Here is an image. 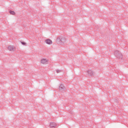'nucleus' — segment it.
Returning <instances> with one entry per match:
<instances>
[{"instance_id":"3","label":"nucleus","mask_w":128,"mask_h":128,"mask_svg":"<svg viewBox=\"0 0 128 128\" xmlns=\"http://www.w3.org/2000/svg\"><path fill=\"white\" fill-rule=\"evenodd\" d=\"M8 50H10V52H16V46H8Z\"/></svg>"},{"instance_id":"4","label":"nucleus","mask_w":128,"mask_h":128,"mask_svg":"<svg viewBox=\"0 0 128 128\" xmlns=\"http://www.w3.org/2000/svg\"><path fill=\"white\" fill-rule=\"evenodd\" d=\"M40 62L42 64H48V60L46 58H42Z\"/></svg>"},{"instance_id":"6","label":"nucleus","mask_w":128,"mask_h":128,"mask_svg":"<svg viewBox=\"0 0 128 128\" xmlns=\"http://www.w3.org/2000/svg\"><path fill=\"white\" fill-rule=\"evenodd\" d=\"M45 42L47 44H52V41L50 39L46 40Z\"/></svg>"},{"instance_id":"5","label":"nucleus","mask_w":128,"mask_h":128,"mask_svg":"<svg viewBox=\"0 0 128 128\" xmlns=\"http://www.w3.org/2000/svg\"><path fill=\"white\" fill-rule=\"evenodd\" d=\"M59 90L60 92H64L66 90V87H64V84H61L59 86Z\"/></svg>"},{"instance_id":"11","label":"nucleus","mask_w":128,"mask_h":128,"mask_svg":"<svg viewBox=\"0 0 128 128\" xmlns=\"http://www.w3.org/2000/svg\"><path fill=\"white\" fill-rule=\"evenodd\" d=\"M22 44H23V46H26V44L24 42H21Z\"/></svg>"},{"instance_id":"2","label":"nucleus","mask_w":128,"mask_h":128,"mask_svg":"<svg viewBox=\"0 0 128 128\" xmlns=\"http://www.w3.org/2000/svg\"><path fill=\"white\" fill-rule=\"evenodd\" d=\"M115 56H116L118 58H122V54L118 50H116L114 52Z\"/></svg>"},{"instance_id":"7","label":"nucleus","mask_w":128,"mask_h":128,"mask_svg":"<svg viewBox=\"0 0 128 128\" xmlns=\"http://www.w3.org/2000/svg\"><path fill=\"white\" fill-rule=\"evenodd\" d=\"M56 126V124L54 122H52L50 123V128H54Z\"/></svg>"},{"instance_id":"10","label":"nucleus","mask_w":128,"mask_h":128,"mask_svg":"<svg viewBox=\"0 0 128 128\" xmlns=\"http://www.w3.org/2000/svg\"><path fill=\"white\" fill-rule=\"evenodd\" d=\"M56 72L57 74H59V72H62V70H56Z\"/></svg>"},{"instance_id":"8","label":"nucleus","mask_w":128,"mask_h":128,"mask_svg":"<svg viewBox=\"0 0 128 128\" xmlns=\"http://www.w3.org/2000/svg\"><path fill=\"white\" fill-rule=\"evenodd\" d=\"M88 73L90 76H93L94 74V72L92 70H88Z\"/></svg>"},{"instance_id":"9","label":"nucleus","mask_w":128,"mask_h":128,"mask_svg":"<svg viewBox=\"0 0 128 128\" xmlns=\"http://www.w3.org/2000/svg\"><path fill=\"white\" fill-rule=\"evenodd\" d=\"M10 14L12 16H14V14H16V12L14 11H12V10L10 11Z\"/></svg>"},{"instance_id":"1","label":"nucleus","mask_w":128,"mask_h":128,"mask_svg":"<svg viewBox=\"0 0 128 128\" xmlns=\"http://www.w3.org/2000/svg\"><path fill=\"white\" fill-rule=\"evenodd\" d=\"M66 42V38L64 36L58 37L56 38V42L59 44H61V45L64 44Z\"/></svg>"}]
</instances>
